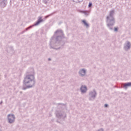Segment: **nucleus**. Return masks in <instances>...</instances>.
<instances>
[{"label":"nucleus","mask_w":131,"mask_h":131,"mask_svg":"<svg viewBox=\"0 0 131 131\" xmlns=\"http://www.w3.org/2000/svg\"><path fill=\"white\" fill-rule=\"evenodd\" d=\"M65 40H67V38L65 37L64 32L62 30H57L54 34L53 36L50 39V49L53 50H59L60 47L55 48L57 46L63 47L65 45Z\"/></svg>","instance_id":"1"},{"label":"nucleus","mask_w":131,"mask_h":131,"mask_svg":"<svg viewBox=\"0 0 131 131\" xmlns=\"http://www.w3.org/2000/svg\"><path fill=\"white\" fill-rule=\"evenodd\" d=\"M35 72L34 69H29L26 73L25 77L24 79V84L26 87L24 86L23 90L25 91L27 89H31L35 85Z\"/></svg>","instance_id":"2"},{"label":"nucleus","mask_w":131,"mask_h":131,"mask_svg":"<svg viewBox=\"0 0 131 131\" xmlns=\"http://www.w3.org/2000/svg\"><path fill=\"white\" fill-rule=\"evenodd\" d=\"M106 26L110 29L112 30L113 29V26L115 25V18H114V10H111L110 12V14L106 17Z\"/></svg>","instance_id":"3"},{"label":"nucleus","mask_w":131,"mask_h":131,"mask_svg":"<svg viewBox=\"0 0 131 131\" xmlns=\"http://www.w3.org/2000/svg\"><path fill=\"white\" fill-rule=\"evenodd\" d=\"M52 15H53V14L47 15L43 18H42V16H38V19L36 21V25H39V24H40V23H42V22H45V21L47 20V18H49V17H50V16H52Z\"/></svg>","instance_id":"4"},{"label":"nucleus","mask_w":131,"mask_h":131,"mask_svg":"<svg viewBox=\"0 0 131 131\" xmlns=\"http://www.w3.org/2000/svg\"><path fill=\"white\" fill-rule=\"evenodd\" d=\"M8 123L12 124L15 122V119H16V117L15 115L13 114H8L7 115Z\"/></svg>","instance_id":"5"},{"label":"nucleus","mask_w":131,"mask_h":131,"mask_svg":"<svg viewBox=\"0 0 131 131\" xmlns=\"http://www.w3.org/2000/svg\"><path fill=\"white\" fill-rule=\"evenodd\" d=\"M97 96V92L95 90H94L93 91H91L89 93V100L90 101H94L96 99Z\"/></svg>","instance_id":"6"},{"label":"nucleus","mask_w":131,"mask_h":131,"mask_svg":"<svg viewBox=\"0 0 131 131\" xmlns=\"http://www.w3.org/2000/svg\"><path fill=\"white\" fill-rule=\"evenodd\" d=\"M56 117L58 118V119H61V118H63V116H64V115L65 114V113L64 112L57 110L56 111Z\"/></svg>","instance_id":"7"},{"label":"nucleus","mask_w":131,"mask_h":131,"mask_svg":"<svg viewBox=\"0 0 131 131\" xmlns=\"http://www.w3.org/2000/svg\"><path fill=\"white\" fill-rule=\"evenodd\" d=\"M78 74L81 77H84V76H85V74H86V70L84 69H80L78 72Z\"/></svg>","instance_id":"8"},{"label":"nucleus","mask_w":131,"mask_h":131,"mask_svg":"<svg viewBox=\"0 0 131 131\" xmlns=\"http://www.w3.org/2000/svg\"><path fill=\"white\" fill-rule=\"evenodd\" d=\"M130 48H131L130 42H129V41H127V43H125L124 45V50H125V51H126V52H127L128 50H130Z\"/></svg>","instance_id":"9"},{"label":"nucleus","mask_w":131,"mask_h":131,"mask_svg":"<svg viewBox=\"0 0 131 131\" xmlns=\"http://www.w3.org/2000/svg\"><path fill=\"white\" fill-rule=\"evenodd\" d=\"M80 90L82 94H84L86 93V91H88V88H86V86H85V85H82L80 88Z\"/></svg>","instance_id":"10"},{"label":"nucleus","mask_w":131,"mask_h":131,"mask_svg":"<svg viewBox=\"0 0 131 131\" xmlns=\"http://www.w3.org/2000/svg\"><path fill=\"white\" fill-rule=\"evenodd\" d=\"M121 85L123 89L125 90H127L128 86H131V82H127V83H123L121 84Z\"/></svg>","instance_id":"11"},{"label":"nucleus","mask_w":131,"mask_h":131,"mask_svg":"<svg viewBox=\"0 0 131 131\" xmlns=\"http://www.w3.org/2000/svg\"><path fill=\"white\" fill-rule=\"evenodd\" d=\"M1 5H2V7L5 8L7 5H8V0H4L1 2Z\"/></svg>","instance_id":"12"},{"label":"nucleus","mask_w":131,"mask_h":131,"mask_svg":"<svg viewBox=\"0 0 131 131\" xmlns=\"http://www.w3.org/2000/svg\"><path fill=\"white\" fill-rule=\"evenodd\" d=\"M82 22L83 23L84 26H85L86 28H89V27H90V25L89 24H88V23H86V21L83 20H82Z\"/></svg>","instance_id":"13"},{"label":"nucleus","mask_w":131,"mask_h":131,"mask_svg":"<svg viewBox=\"0 0 131 131\" xmlns=\"http://www.w3.org/2000/svg\"><path fill=\"white\" fill-rule=\"evenodd\" d=\"M38 25H36V22L34 25H32V26H30L28 28H26V31H27V30H29V29H30V28H32V27H34V26H37Z\"/></svg>","instance_id":"14"},{"label":"nucleus","mask_w":131,"mask_h":131,"mask_svg":"<svg viewBox=\"0 0 131 131\" xmlns=\"http://www.w3.org/2000/svg\"><path fill=\"white\" fill-rule=\"evenodd\" d=\"M80 13H83V14H84L85 16H89V15H90V12L89 11H80Z\"/></svg>","instance_id":"15"},{"label":"nucleus","mask_w":131,"mask_h":131,"mask_svg":"<svg viewBox=\"0 0 131 131\" xmlns=\"http://www.w3.org/2000/svg\"><path fill=\"white\" fill-rule=\"evenodd\" d=\"M9 50H10V52H12V53H14V49L12 47H9Z\"/></svg>","instance_id":"16"},{"label":"nucleus","mask_w":131,"mask_h":131,"mask_svg":"<svg viewBox=\"0 0 131 131\" xmlns=\"http://www.w3.org/2000/svg\"><path fill=\"white\" fill-rule=\"evenodd\" d=\"M114 31H115V32H118V28L114 27Z\"/></svg>","instance_id":"17"},{"label":"nucleus","mask_w":131,"mask_h":131,"mask_svg":"<svg viewBox=\"0 0 131 131\" xmlns=\"http://www.w3.org/2000/svg\"><path fill=\"white\" fill-rule=\"evenodd\" d=\"M93 6V3H89V7L90 8V7H92Z\"/></svg>","instance_id":"18"},{"label":"nucleus","mask_w":131,"mask_h":131,"mask_svg":"<svg viewBox=\"0 0 131 131\" xmlns=\"http://www.w3.org/2000/svg\"><path fill=\"white\" fill-rule=\"evenodd\" d=\"M107 106H108V104L105 103L104 104V107H107Z\"/></svg>","instance_id":"19"},{"label":"nucleus","mask_w":131,"mask_h":131,"mask_svg":"<svg viewBox=\"0 0 131 131\" xmlns=\"http://www.w3.org/2000/svg\"><path fill=\"white\" fill-rule=\"evenodd\" d=\"M58 105H62V106H63L64 104H63V103H58Z\"/></svg>","instance_id":"20"},{"label":"nucleus","mask_w":131,"mask_h":131,"mask_svg":"<svg viewBox=\"0 0 131 131\" xmlns=\"http://www.w3.org/2000/svg\"><path fill=\"white\" fill-rule=\"evenodd\" d=\"M51 60H52L51 58H48V61H51Z\"/></svg>","instance_id":"21"},{"label":"nucleus","mask_w":131,"mask_h":131,"mask_svg":"<svg viewBox=\"0 0 131 131\" xmlns=\"http://www.w3.org/2000/svg\"><path fill=\"white\" fill-rule=\"evenodd\" d=\"M2 104H3V101H1L0 103V105H2Z\"/></svg>","instance_id":"22"}]
</instances>
